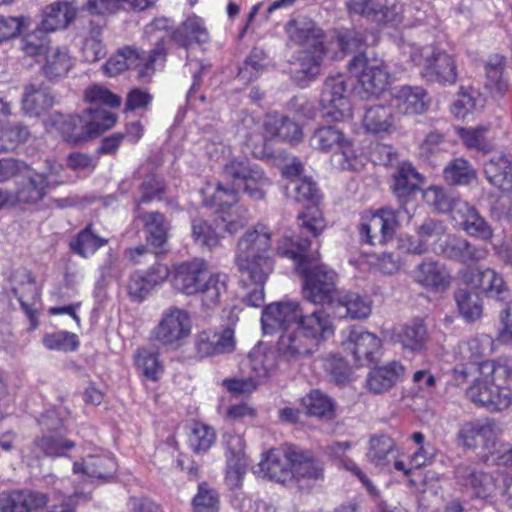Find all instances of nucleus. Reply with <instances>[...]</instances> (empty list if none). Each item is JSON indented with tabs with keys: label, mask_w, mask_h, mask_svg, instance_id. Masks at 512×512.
Returning <instances> with one entry per match:
<instances>
[{
	"label": "nucleus",
	"mask_w": 512,
	"mask_h": 512,
	"mask_svg": "<svg viewBox=\"0 0 512 512\" xmlns=\"http://www.w3.org/2000/svg\"><path fill=\"white\" fill-rule=\"evenodd\" d=\"M264 334L282 333L277 342V354L287 363H298L312 356L321 342L334 334L330 315L323 308L308 311L296 301H281L267 305L262 312Z\"/></svg>",
	"instance_id": "f257e3e1"
},
{
	"label": "nucleus",
	"mask_w": 512,
	"mask_h": 512,
	"mask_svg": "<svg viewBox=\"0 0 512 512\" xmlns=\"http://www.w3.org/2000/svg\"><path fill=\"white\" fill-rule=\"evenodd\" d=\"M271 180L264 170L247 158H234L222 168L215 192L204 204L216 208L217 228L233 235L249 222V211L238 205L240 191L254 201L264 200Z\"/></svg>",
	"instance_id": "f03ea898"
},
{
	"label": "nucleus",
	"mask_w": 512,
	"mask_h": 512,
	"mask_svg": "<svg viewBox=\"0 0 512 512\" xmlns=\"http://www.w3.org/2000/svg\"><path fill=\"white\" fill-rule=\"evenodd\" d=\"M173 287L187 296L199 295L202 306L209 309L217 306L220 297L227 290L225 274H209L207 263L193 259L179 264L174 271Z\"/></svg>",
	"instance_id": "7ed1b4c3"
},
{
	"label": "nucleus",
	"mask_w": 512,
	"mask_h": 512,
	"mask_svg": "<svg viewBox=\"0 0 512 512\" xmlns=\"http://www.w3.org/2000/svg\"><path fill=\"white\" fill-rule=\"evenodd\" d=\"M135 219L142 224L147 245H139L125 250V256L134 264L143 263L142 258L164 255L169 251V232L171 223L159 211H144L141 207L135 208Z\"/></svg>",
	"instance_id": "20e7f679"
},
{
	"label": "nucleus",
	"mask_w": 512,
	"mask_h": 512,
	"mask_svg": "<svg viewBox=\"0 0 512 512\" xmlns=\"http://www.w3.org/2000/svg\"><path fill=\"white\" fill-rule=\"evenodd\" d=\"M498 368L495 361H483L478 367L480 376L466 390V396L472 403L489 412H501L512 405V390L494 383Z\"/></svg>",
	"instance_id": "39448f33"
},
{
	"label": "nucleus",
	"mask_w": 512,
	"mask_h": 512,
	"mask_svg": "<svg viewBox=\"0 0 512 512\" xmlns=\"http://www.w3.org/2000/svg\"><path fill=\"white\" fill-rule=\"evenodd\" d=\"M303 278L302 294L304 299L330 308L341 290L338 289V274L324 264H301L297 271Z\"/></svg>",
	"instance_id": "423d86ee"
},
{
	"label": "nucleus",
	"mask_w": 512,
	"mask_h": 512,
	"mask_svg": "<svg viewBox=\"0 0 512 512\" xmlns=\"http://www.w3.org/2000/svg\"><path fill=\"white\" fill-rule=\"evenodd\" d=\"M348 68L358 77L356 90L362 99L380 95L389 84L388 67L380 58L360 53L351 59Z\"/></svg>",
	"instance_id": "0eeeda50"
},
{
	"label": "nucleus",
	"mask_w": 512,
	"mask_h": 512,
	"mask_svg": "<svg viewBox=\"0 0 512 512\" xmlns=\"http://www.w3.org/2000/svg\"><path fill=\"white\" fill-rule=\"evenodd\" d=\"M285 194L298 203H302L311 213H301L298 216L299 226L302 231L318 236L324 229V220L320 216L317 204L320 201V193L317 185L311 178L296 177L290 179L285 186Z\"/></svg>",
	"instance_id": "6e6552de"
},
{
	"label": "nucleus",
	"mask_w": 512,
	"mask_h": 512,
	"mask_svg": "<svg viewBox=\"0 0 512 512\" xmlns=\"http://www.w3.org/2000/svg\"><path fill=\"white\" fill-rule=\"evenodd\" d=\"M191 333L189 313L176 306L163 311L158 324L151 330L149 340L167 350H177Z\"/></svg>",
	"instance_id": "1a4fd4ad"
},
{
	"label": "nucleus",
	"mask_w": 512,
	"mask_h": 512,
	"mask_svg": "<svg viewBox=\"0 0 512 512\" xmlns=\"http://www.w3.org/2000/svg\"><path fill=\"white\" fill-rule=\"evenodd\" d=\"M404 217L410 220L412 216L407 207L403 206L397 210L381 208L364 216L359 225L360 241L371 246L384 245L393 238L398 220Z\"/></svg>",
	"instance_id": "9d476101"
},
{
	"label": "nucleus",
	"mask_w": 512,
	"mask_h": 512,
	"mask_svg": "<svg viewBox=\"0 0 512 512\" xmlns=\"http://www.w3.org/2000/svg\"><path fill=\"white\" fill-rule=\"evenodd\" d=\"M310 145L321 152L339 151L338 156L342 158V160H339V164L342 169L355 170L360 164L351 141L335 125H324L316 128L310 138Z\"/></svg>",
	"instance_id": "9b49d317"
},
{
	"label": "nucleus",
	"mask_w": 512,
	"mask_h": 512,
	"mask_svg": "<svg viewBox=\"0 0 512 512\" xmlns=\"http://www.w3.org/2000/svg\"><path fill=\"white\" fill-rule=\"evenodd\" d=\"M498 430L497 423L492 419H474L460 425L457 441L466 449H481V457L488 461L489 453L496 445Z\"/></svg>",
	"instance_id": "f8f14e48"
},
{
	"label": "nucleus",
	"mask_w": 512,
	"mask_h": 512,
	"mask_svg": "<svg viewBox=\"0 0 512 512\" xmlns=\"http://www.w3.org/2000/svg\"><path fill=\"white\" fill-rule=\"evenodd\" d=\"M347 91L348 82L344 75L330 76L325 80L320 99L323 117L332 122H340L352 116Z\"/></svg>",
	"instance_id": "ddd939ff"
},
{
	"label": "nucleus",
	"mask_w": 512,
	"mask_h": 512,
	"mask_svg": "<svg viewBox=\"0 0 512 512\" xmlns=\"http://www.w3.org/2000/svg\"><path fill=\"white\" fill-rule=\"evenodd\" d=\"M346 9L350 15L379 26L395 22L399 16L394 0H347Z\"/></svg>",
	"instance_id": "4468645a"
},
{
	"label": "nucleus",
	"mask_w": 512,
	"mask_h": 512,
	"mask_svg": "<svg viewBox=\"0 0 512 512\" xmlns=\"http://www.w3.org/2000/svg\"><path fill=\"white\" fill-rule=\"evenodd\" d=\"M293 445L272 448L263 454L255 473L269 480L285 484L293 480L291 471Z\"/></svg>",
	"instance_id": "2eb2a0df"
},
{
	"label": "nucleus",
	"mask_w": 512,
	"mask_h": 512,
	"mask_svg": "<svg viewBox=\"0 0 512 512\" xmlns=\"http://www.w3.org/2000/svg\"><path fill=\"white\" fill-rule=\"evenodd\" d=\"M171 22L167 18H156L146 26L145 32L148 35L155 36L157 43L155 47L147 55L146 62L139 71L141 81H148L156 70V65H162L166 61L165 39L171 38Z\"/></svg>",
	"instance_id": "dca6fc26"
},
{
	"label": "nucleus",
	"mask_w": 512,
	"mask_h": 512,
	"mask_svg": "<svg viewBox=\"0 0 512 512\" xmlns=\"http://www.w3.org/2000/svg\"><path fill=\"white\" fill-rule=\"evenodd\" d=\"M389 103L403 115H417L427 111L430 97L420 86L404 85L391 90Z\"/></svg>",
	"instance_id": "f3484780"
},
{
	"label": "nucleus",
	"mask_w": 512,
	"mask_h": 512,
	"mask_svg": "<svg viewBox=\"0 0 512 512\" xmlns=\"http://www.w3.org/2000/svg\"><path fill=\"white\" fill-rule=\"evenodd\" d=\"M343 345L346 350L351 352L356 363L360 366L372 364L380 356V339L362 329H352Z\"/></svg>",
	"instance_id": "a211bd4d"
},
{
	"label": "nucleus",
	"mask_w": 512,
	"mask_h": 512,
	"mask_svg": "<svg viewBox=\"0 0 512 512\" xmlns=\"http://www.w3.org/2000/svg\"><path fill=\"white\" fill-rule=\"evenodd\" d=\"M326 54V48L301 49L291 62L292 79L301 87L316 80Z\"/></svg>",
	"instance_id": "6ab92c4d"
},
{
	"label": "nucleus",
	"mask_w": 512,
	"mask_h": 512,
	"mask_svg": "<svg viewBox=\"0 0 512 512\" xmlns=\"http://www.w3.org/2000/svg\"><path fill=\"white\" fill-rule=\"evenodd\" d=\"M456 482L471 491L478 498H488L497 489L498 477L483 471H477L471 464L460 463L455 467Z\"/></svg>",
	"instance_id": "aec40b11"
},
{
	"label": "nucleus",
	"mask_w": 512,
	"mask_h": 512,
	"mask_svg": "<svg viewBox=\"0 0 512 512\" xmlns=\"http://www.w3.org/2000/svg\"><path fill=\"white\" fill-rule=\"evenodd\" d=\"M435 251L444 258L463 264L476 263L487 256L485 248L472 245L462 236L455 234L448 235Z\"/></svg>",
	"instance_id": "412c9836"
},
{
	"label": "nucleus",
	"mask_w": 512,
	"mask_h": 512,
	"mask_svg": "<svg viewBox=\"0 0 512 512\" xmlns=\"http://www.w3.org/2000/svg\"><path fill=\"white\" fill-rule=\"evenodd\" d=\"M240 281L244 285H264L269 274L273 271V261L269 255H242L235 257Z\"/></svg>",
	"instance_id": "4be33fe9"
},
{
	"label": "nucleus",
	"mask_w": 512,
	"mask_h": 512,
	"mask_svg": "<svg viewBox=\"0 0 512 512\" xmlns=\"http://www.w3.org/2000/svg\"><path fill=\"white\" fill-rule=\"evenodd\" d=\"M285 31L289 40L301 49L326 48L323 30L310 19H291L287 22Z\"/></svg>",
	"instance_id": "5701e85b"
},
{
	"label": "nucleus",
	"mask_w": 512,
	"mask_h": 512,
	"mask_svg": "<svg viewBox=\"0 0 512 512\" xmlns=\"http://www.w3.org/2000/svg\"><path fill=\"white\" fill-rule=\"evenodd\" d=\"M420 74L428 82L452 85L457 79V67L451 55L443 50L436 49Z\"/></svg>",
	"instance_id": "b1692460"
},
{
	"label": "nucleus",
	"mask_w": 512,
	"mask_h": 512,
	"mask_svg": "<svg viewBox=\"0 0 512 512\" xmlns=\"http://www.w3.org/2000/svg\"><path fill=\"white\" fill-rule=\"evenodd\" d=\"M226 447L228 452L225 477L226 483L232 489L240 488L247 465L243 438L240 435L227 436Z\"/></svg>",
	"instance_id": "393cba45"
},
{
	"label": "nucleus",
	"mask_w": 512,
	"mask_h": 512,
	"mask_svg": "<svg viewBox=\"0 0 512 512\" xmlns=\"http://www.w3.org/2000/svg\"><path fill=\"white\" fill-rule=\"evenodd\" d=\"M197 353L201 357H209L231 353L235 349L234 329L230 326L221 332L203 331L196 339Z\"/></svg>",
	"instance_id": "a878e982"
},
{
	"label": "nucleus",
	"mask_w": 512,
	"mask_h": 512,
	"mask_svg": "<svg viewBox=\"0 0 512 512\" xmlns=\"http://www.w3.org/2000/svg\"><path fill=\"white\" fill-rule=\"evenodd\" d=\"M465 281L476 288H480L490 298L504 301L509 296V290L501 275L493 269H467L464 273Z\"/></svg>",
	"instance_id": "bb28decb"
},
{
	"label": "nucleus",
	"mask_w": 512,
	"mask_h": 512,
	"mask_svg": "<svg viewBox=\"0 0 512 512\" xmlns=\"http://www.w3.org/2000/svg\"><path fill=\"white\" fill-rule=\"evenodd\" d=\"M412 277L419 285L432 290H446L451 284V276L446 267L432 259L419 263Z\"/></svg>",
	"instance_id": "cd10ccee"
},
{
	"label": "nucleus",
	"mask_w": 512,
	"mask_h": 512,
	"mask_svg": "<svg viewBox=\"0 0 512 512\" xmlns=\"http://www.w3.org/2000/svg\"><path fill=\"white\" fill-rule=\"evenodd\" d=\"M404 371V366L397 361L375 367L366 377V388L373 394H384L400 381Z\"/></svg>",
	"instance_id": "c85d7f7f"
},
{
	"label": "nucleus",
	"mask_w": 512,
	"mask_h": 512,
	"mask_svg": "<svg viewBox=\"0 0 512 512\" xmlns=\"http://www.w3.org/2000/svg\"><path fill=\"white\" fill-rule=\"evenodd\" d=\"M487 181L503 192L512 191V154L500 153L484 164Z\"/></svg>",
	"instance_id": "c756f323"
},
{
	"label": "nucleus",
	"mask_w": 512,
	"mask_h": 512,
	"mask_svg": "<svg viewBox=\"0 0 512 512\" xmlns=\"http://www.w3.org/2000/svg\"><path fill=\"white\" fill-rule=\"evenodd\" d=\"M460 218V225L471 237L481 240H489L493 236V230L484 217L480 215L478 210L468 202L457 203L456 214L454 218Z\"/></svg>",
	"instance_id": "7c9ffc66"
},
{
	"label": "nucleus",
	"mask_w": 512,
	"mask_h": 512,
	"mask_svg": "<svg viewBox=\"0 0 512 512\" xmlns=\"http://www.w3.org/2000/svg\"><path fill=\"white\" fill-rule=\"evenodd\" d=\"M283 123V115L280 114H268L262 125L256 121V119L251 115H245L240 125L237 128V132L243 138H245L246 142H252L259 136V130L262 127L264 130V138L265 139H274L279 138L281 125Z\"/></svg>",
	"instance_id": "2f4dec72"
},
{
	"label": "nucleus",
	"mask_w": 512,
	"mask_h": 512,
	"mask_svg": "<svg viewBox=\"0 0 512 512\" xmlns=\"http://www.w3.org/2000/svg\"><path fill=\"white\" fill-rule=\"evenodd\" d=\"M422 183L423 177L410 163H402L397 167L393 175L392 189L399 200V207H406L409 197L420 190Z\"/></svg>",
	"instance_id": "473e14b6"
},
{
	"label": "nucleus",
	"mask_w": 512,
	"mask_h": 512,
	"mask_svg": "<svg viewBox=\"0 0 512 512\" xmlns=\"http://www.w3.org/2000/svg\"><path fill=\"white\" fill-rule=\"evenodd\" d=\"M49 121L67 142L78 144L89 139V130H86L83 116L54 112L50 115Z\"/></svg>",
	"instance_id": "72a5a7b5"
},
{
	"label": "nucleus",
	"mask_w": 512,
	"mask_h": 512,
	"mask_svg": "<svg viewBox=\"0 0 512 512\" xmlns=\"http://www.w3.org/2000/svg\"><path fill=\"white\" fill-rule=\"evenodd\" d=\"M49 182L42 173L32 172L18 184L16 193H12L13 206L16 204H36L47 194Z\"/></svg>",
	"instance_id": "f704fd0d"
},
{
	"label": "nucleus",
	"mask_w": 512,
	"mask_h": 512,
	"mask_svg": "<svg viewBox=\"0 0 512 512\" xmlns=\"http://www.w3.org/2000/svg\"><path fill=\"white\" fill-rule=\"evenodd\" d=\"M291 471L293 480L316 481L323 477V463L310 451L293 446Z\"/></svg>",
	"instance_id": "c9c22d12"
},
{
	"label": "nucleus",
	"mask_w": 512,
	"mask_h": 512,
	"mask_svg": "<svg viewBox=\"0 0 512 512\" xmlns=\"http://www.w3.org/2000/svg\"><path fill=\"white\" fill-rule=\"evenodd\" d=\"M331 308L339 318L365 319L371 313V303L367 298L342 290Z\"/></svg>",
	"instance_id": "e433bc0d"
},
{
	"label": "nucleus",
	"mask_w": 512,
	"mask_h": 512,
	"mask_svg": "<svg viewBox=\"0 0 512 512\" xmlns=\"http://www.w3.org/2000/svg\"><path fill=\"white\" fill-rule=\"evenodd\" d=\"M171 39L179 46L187 49L194 43H207L210 36L203 19L192 15L172 31Z\"/></svg>",
	"instance_id": "4c0bfd02"
},
{
	"label": "nucleus",
	"mask_w": 512,
	"mask_h": 512,
	"mask_svg": "<svg viewBox=\"0 0 512 512\" xmlns=\"http://www.w3.org/2000/svg\"><path fill=\"white\" fill-rule=\"evenodd\" d=\"M147 56L143 50L134 47H124L119 49L103 66L104 73L109 77H114L128 69H138V72L146 62Z\"/></svg>",
	"instance_id": "58836bf2"
},
{
	"label": "nucleus",
	"mask_w": 512,
	"mask_h": 512,
	"mask_svg": "<svg viewBox=\"0 0 512 512\" xmlns=\"http://www.w3.org/2000/svg\"><path fill=\"white\" fill-rule=\"evenodd\" d=\"M270 236V231L265 225L257 224L239 239L236 256L268 255L271 248Z\"/></svg>",
	"instance_id": "ea45409f"
},
{
	"label": "nucleus",
	"mask_w": 512,
	"mask_h": 512,
	"mask_svg": "<svg viewBox=\"0 0 512 512\" xmlns=\"http://www.w3.org/2000/svg\"><path fill=\"white\" fill-rule=\"evenodd\" d=\"M55 99L49 88L42 84L24 87L22 108L26 115L38 117L54 105Z\"/></svg>",
	"instance_id": "a19ab883"
},
{
	"label": "nucleus",
	"mask_w": 512,
	"mask_h": 512,
	"mask_svg": "<svg viewBox=\"0 0 512 512\" xmlns=\"http://www.w3.org/2000/svg\"><path fill=\"white\" fill-rule=\"evenodd\" d=\"M25 278L26 281H23L19 287L12 288V293L18 299L21 308L30 321L29 330H34L39 324L35 304L40 298V293L31 274H26Z\"/></svg>",
	"instance_id": "79ce46f5"
},
{
	"label": "nucleus",
	"mask_w": 512,
	"mask_h": 512,
	"mask_svg": "<svg viewBox=\"0 0 512 512\" xmlns=\"http://www.w3.org/2000/svg\"><path fill=\"white\" fill-rule=\"evenodd\" d=\"M42 73L50 81L65 77L73 66L72 57L66 47H50L44 54Z\"/></svg>",
	"instance_id": "37998d69"
},
{
	"label": "nucleus",
	"mask_w": 512,
	"mask_h": 512,
	"mask_svg": "<svg viewBox=\"0 0 512 512\" xmlns=\"http://www.w3.org/2000/svg\"><path fill=\"white\" fill-rule=\"evenodd\" d=\"M117 469V463L111 456L105 454L89 455L82 463H74L75 473H85L89 477L108 480Z\"/></svg>",
	"instance_id": "c03bdc74"
},
{
	"label": "nucleus",
	"mask_w": 512,
	"mask_h": 512,
	"mask_svg": "<svg viewBox=\"0 0 512 512\" xmlns=\"http://www.w3.org/2000/svg\"><path fill=\"white\" fill-rule=\"evenodd\" d=\"M76 17V9L67 2H55L44 9L43 19L39 27L44 31L53 32L66 28Z\"/></svg>",
	"instance_id": "a18cd8bd"
},
{
	"label": "nucleus",
	"mask_w": 512,
	"mask_h": 512,
	"mask_svg": "<svg viewBox=\"0 0 512 512\" xmlns=\"http://www.w3.org/2000/svg\"><path fill=\"white\" fill-rule=\"evenodd\" d=\"M390 105L367 107L362 119L365 130L372 134L389 133L394 128L395 117Z\"/></svg>",
	"instance_id": "49530a36"
},
{
	"label": "nucleus",
	"mask_w": 512,
	"mask_h": 512,
	"mask_svg": "<svg viewBox=\"0 0 512 512\" xmlns=\"http://www.w3.org/2000/svg\"><path fill=\"white\" fill-rule=\"evenodd\" d=\"M157 0H88L87 9L91 14L104 16L119 10L143 11L152 7Z\"/></svg>",
	"instance_id": "de8ad7c7"
},
{
	"label": "nucleus",
	"mask_w": 512,
	"mask_h": 512,
	"mask_svg": "<svg viewBox=\"0 0 512 512\" xmlns=\"http://www.w3.org/2000/svg\"><path fill=\"white\" fill-rule=\"evenodd\" d=\"M427 339V328L420 319H415L404 326L398 334V340L402 348L411 353L422 352L426 347Z\"/></svg>",
	"instance_id": "09e8293b"
},
{
	"label": "nucleus",
	"mask_w": 512,
	"mask_h": 512,
	"mask_svg": "<svg viewBox=\"0 0 512 512\" xmlns=\"http://www.w3.org/2000/svg\"><path fill=\"white\" fill-rule=\"evenodd\" d=\"M309 246L310 240L307 237H284L277 248V252L280 256L294 260L297 263L296 269L298 270L301 264L308 265L315 260L312 255L308 254Z\"/></svg>",
	"instance_id": "8fccbe9b"
},
{
	"label": "nucleus",
	"mask_w": 512,
	"mask_h": 512,
	"mask_svg": "<svg viewBox=\"0 0 512 512\" xmlns=\"http://www.w3.org/2000/svg\"><path fill=\"white\" fill-rule=\"evenodd\" d=\"M368 460L377 467H386L395 457V442L384 434L374 435L369 441Z\"/></svg>",
	"instance_id": "3c124183"
},
{
	"label": "nucleus",
	"mask_w": 512,
	"mask_h": 512,
	"mask_svg": "<svg viewBox=\"0 0 512 512\" xmlns=\"http://www.w3.org/2000/svg\"><path fill=\"white\" fill-rule=\"evenodd\" d=\"M302 404L309 416L323 420H332L335 417L334 401L319 390H312L302 399Z\"/></svg>",
	"instance_id": "603ef678"
},
{
	"label": "nucleus",
	"mask_w": 512,
	"mask_h": 512,
	"mask_svg": "<svg viewBox=\"0 0 512 512\" xmlns=\"http://www.w3.org/2000/svg\"><path fill=\"white\" fill-rule=\"evenodd\" d=\"M477 177V172L464 158L451 160L443 170V178L449 185H469Z\"/></svg>",
	"instance_id": "864d4df0"
},
{
	"label": "nucleus",
	"mask_w": 512,
	"mask_h": 512,
	"mask_svg": "<svg viewBox=\"0 0 512 512\" xmlns=\"http://www.w3.org/2000/svg\"><path fill=\"white\" fill-rule=\"evenodd\" d=\"M75 443L63 437L62 433H47L35 439L34 447L48 457L67 456Z\"/></svg>",
	"instance_id": "5fc2aeb1"
},
{
	"label": "nucleus",
	"mask_w": 512,
	"mask_h": 512,
	"mask_svg": "<svg viewBox=\"0 0 512 512\" xmlns=\"http://www.w3.org/2000/svg\"><path fill=\"white\" fill-rule=\"evenodd\" d=\"M134 362L137 369L152 381H157L164 372V366L159 360L158 352L149 348H138L134 355Z\"/></svg>",
	"instance_id": "6e6d98bb"
},
{
	"label": "nucleus",
	"mask_w": 512,
	"mask_h": 512,
	"mask_svg": "<svg viewBox=\"0 0 512 512\" xmlns=\"http://www.w3.org/2000/svg\"><path fill=\"white\" fill-rule=\"evenodd\" d=\"M335 41L338 48L344 53H352L363 47L374 44L375 35L366 34L355 29H340L336 31Z\"/></svg>",
	"instance_id": "4d7b16f0"
},
{
	"label": "nucleus",
	"mask_w": 512,
	"mask_h": 512,
	"mask_svg": "<svg viewBox=\"0 0 512 512\" xmlns=\"http://www.w3.org/2000/svg\"><path fill=\"white\" fill-rule=\"evenodd\" d=\"M454 298L458 311L466 322H474L482 316L483 306L478 294L458 289L454 293Z\"/></svg>",
	"instance_id": "13d9d810"
},
{
	"label": "nucleus",
	"mask_w": 512,
	"mask_h": 512,
	"mask_svg": "<svg viewBox=\"0 0 512 512\" xmlns=\"http://www.w3.org/2000/svg\"><path fill=\"white\" fill-rule=\"evenodd\" d=\"M107 243V239L94 234L91 225H87L70 242L69 247L74 253L86 258Z\"/></svg>",
	"instance_id": "bf43d9fd"
},
{
	"label": "nucleus",
	"mask_w": 512,
	"mask_h": 512,
	"mask_svg": "<svg viewBox=\"0 0 512 512\" xmlns=\"http://www.w3.org/2000/svg\"><path fill=\"white\" fill-rule=\"evenodd\" d=\"M266 53L261 48H253L238 70V78L245 82L256 80L266 69Z\"/></svg>",
	"instance_id": "052dcab7"
},
{
	"label": "nucleus",
	"mask_w": 512,
	"mask_h": 512,
	"mask_svg": "<svg viewBox=\"0 0 512 512\" xmlns=\"http://www.w3.org/2000/svg\"><path fill=\"white\" fill-rule=\"evenodd\" d=\"M423 197L428 205L440 213L452 212L455 215L457 203H464L463 200L453 197L439 186H430L425 190Z\"/></svg>",
	"instance_id": "680f3d73"
},
{
	"label": "nucleus",
	"mask_w": 512,
	"mask_h": 512,
	"mask_svg": "<svg viewBox=\"0 0 512 512\" xmlns=\"http://www.w3.org/2000/svg\"><path fill=\"white\" fill-rule=\"evenodd\" d=\"M50 47V37L41 27L26 34L20 42V49L29 57L44 55Z\"/></svg>",
	"instance_id": "e2e57ef3"
},
{
	"label": "nucleus",
	"mask_w": 512,
	"mask_h": 512,
	"mask_svg": "<svg viewBox=\"0 0 512 512\" xmlns=\"http://www.w3.org/2000/svg\"><path fill=\"white\" fill-rule=\"evenodd\" d=\"M85 118L86 130H89V139L112 128L116 123L115 114L103 108H88Z\"/></svg>",
	"instance_id": "0e129e2a"
},
{
	"label": "nucleus",
	"mask_w": 512,
	"mask_h": 512,
	"mask_svg": "<svg viewBox=\"0 0 512 512\" xmlns=\"http://www.w3.org/2000/svg\"><path fill=\"white\" fill-rule=\"evenodd\" d=\"M28 128L20 123L7 124L0 128V153L15 149L27 140Z\"/></svg>",
	"instance_id": "69168bd1"
},
{
	"label": "nucleus",
	"mask_w": 512,
	"mask_h": 512,
	"mask_svg": "<svg viewBox=\"0 0 512 512\" xmlns=\"http://www.w3.org/2000/svg\"><path fill=\"white\" fill-rule=\"evenodd\" d=\"M216 439L212 427L200 422L194 423L189 435V444L194 452H206L211 448Z\"/></svg>",
	"instance_id": "338daca9"
},
{
	"label": "nucleus",
	"mask_w": 512,
	"mask_h": 512,
	"mask_svg": "<svg viewBox=\"0 0 512 512\" xmlns=\"http://www.w3.org/2000/svg\"><path fill=\"white\" fill-rule=\"evenodd\" d=\"M194 512H218L219 495L206 483L198 486L197 494L192 500Z\"/></svg>",
	"instance_id": "774afa93"
}]
</instances>
